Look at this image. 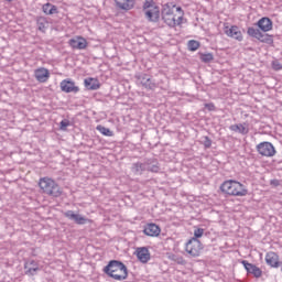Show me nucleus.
<instances>
[{
    "label": "nucleus",
    "mask_w": 282,
    "mask_h": 282,
    "mask_svg": "<svg viewBox=\"0 0 282 282\" xmlns=\"http://www.w3.org/2000/svg\"><path fill=\"white\" fill-rule=\"evenodd\" d=\"M104 272L110 279H115V281H126L129 276L127 265L120 260H110L104 268Z\"/></svg>",
    "instance_id": "nucleus-1"
},
{
    "label": "nucleus",
    "mask_w": 282,
    "mask_h": 282,
    "mask_svg": "<svg viewBox=\"0 0 282 282\" xmlns=\"http://www.w3.org/2000/svg\"><path fill=\"white\" fill-rule=\"evenodd\" d=\"M220 191L226 193V195H232L234 197H246V195H248L246 185L232 180L225 181L220 185Z\"/></svg>",
    "instance_id": "nucleus-2"
},
{
    "label": "nucleus",
    "mask_w": 282,
    "mask_h": 282,
    "mask_svg": "<svg viewBox=\"0 0 282 282\" xmlns=\"http://www.w3.org/2000/svg\"><path fill=\"white\" fill-rule=\"evenodd\" d=\"M39 186L42 193L50 195L51 197H61L63 195L61 185L50 177L40 178Z\"/></svg>",
    "instance_id": "nucleus-3"
},
{
    "label": "nucleus",
    "mask_w": 282,
    "mask_h": 282,
    "mask_svg": "<svg viewBox=\"0 0 282 282\" xmlns=\"http://www.w3.org/2000/svg\"><path fill=\"white\" fill-rule=\"evenodd\" d=\"M143 10L145 11V18L152 23L160 21V7L155 4L153 0H145L143 3Z\"/></svg>",
    "instance_id": "nucleus-4"
},
{
    "label": "nucleus",
    "mask_w": 282,
    "mask_h": 282,
    "mask_svg": "<svg viewBox=\"0 0 282 282\" xmlns=\"http://www.w3.org/2000/svg\"><path fill=\"white\" fill-rule=\"evenodd\" d=\"M204 247L202 246V241L196 238L189 239L185 246V250L187 254H191V257H199Z\"/></svg>",
    "instance_id": "nucleus-5"
},
{
    "label": "nucleus",
    "mask_w": 282,
    "mask_h": 282,
    "mask_svg": "<svg viewBox=\"0 0 282 282\" xmlns=\"http://www.w3.org/2000/svg\"><path fill=\"white\" fill-rule=\"evenodd\" d=\"M257 151L263 158H274L276 155V150L271 142L264 141L257 145Z\"/></svg>",
    "instance_id": "nucleus-6"
},
{
    "label": "nucleus",
    "mask_w": 282,
    "mask_h": 282,
    "mask_svg": "<svg viewBox=\"0 0 282 282\" xmlns=\"http://www.w3.org/2000/svg\"><path fill=\"white\" fill-rule=\"evenodd\" d=\"M64 217L66 219H69V221H74V224H77V226H85V224H89V218L84 217L80 214L74 213V210H67L64 213Z\"/></svg>",
    "instance_id": "nucleus-7"
},
{
    "label": "nucleus",
    "mask_w": 282,
    "mask_h": 282,
    "mask_svg": "<svg viewBox=\"0 0 282 282\" xmlns=\"http://www.w3.org/2000/svg\"><path fill=\"white\" fill-rule=\"evenodd\" d=\"M137 83L138 85H141L144 87V89L153 90L155 89V82H153V78L149 76L148 74H140L137 76Z\"/></svg>",
    "instance_id": "nucleus-8"
},
{
    "label": "nucleus",
    "mask_w": 282,
    "mask_h": 282,
    "mask_svg": "<svg viewBox=\"0 0 282 282\" xmlns=\"http://www.w3.org/2000/svg\"><path fill=\"white\" fill-rule=\"evenodd\" d=\"M59 87L65 94H78L80 91V88L72 79L62 80Z\"/></svg>",
    "instance_id": "nucleus-9"
},
{
    "label": "nucleus",
    "mask_w": 282,
    "mask_h": 282,
    "mask_svg": "<svg viewBox=\"0 0 282 282\" xmlns=\"http://www.w3.org/2000/svg\"><path fill=\"white\" fill-rule=\"evenodd\" d=\"M224 32L227 34V36H230V39H235L236 41H243L241 30H239V26L237 25H232L231 28L225 26Z\"/></svg>",
    "instance_id": "nucleus-10"
},
{
    "label": "nucleus",
    "mask_w": 282,
    "mask_h": 282,
    "mask_svg": "<svg viewBox=\"0 0 282 282\" xmlns=\"http://www.w3.org/2000/svg\"><path fill=\"white\" fill-rule=\"evenodd\" d=\"M68 45H70L73 50H86L87 40H85L83 36H77V37L70 39L68 41Z\"/></svg>",
    "instance_id": "nucleus-11"
},
{
    "label": "nucleus",
    "mask_w": 282,
    "mask_h": 282,
    "mask_svg": "<svg viewBox=\"0 0 282 282\" xmlns=\"http://www.w3.org/2000/svg\"><path fill=\"white\" fill-rule=\"evenodd\" d=\"M137 258L141 263H149L151 261V252H149V248L147 247H139L135 250Z\"/></svg>",
    "instance_id": "nucleus-12"
},
{
    "label": "nucleus",
    "mask_w": 282,
    "mask_h": 282,
    "mask_svg": "<svg viewBox=\"0 0 282 282\" xmlns=\"http://www.w3.org/2000/svg\"><path fill=\"white\" fill-rule=\"evenodd\" d=\"M242 265H245V269L247 270L248 274H253L256 279H261V274H263V271L259 269V267L243 260Z\"/></svg>",
    "instance_id": "nucleus-13"
},
{
    "label": "nucleus",
    "mask_w": 282,
    "mask_h": 282,
    "mask_svg": "<svg viewBox=\"0 0 282 282\" xmlns=\"http://www.w3.org/2000/svg\"><path fill=\"white\" fill-rule=\"evenodd\" d=\"M265 262L270 268H279V265H282V262L279 261V254L272 251L265 254Z\"/></svg>",
    "instance_id": "nucleus-14"
},
{
    "label": "nucleus",
    "mask_w": 282,
    "mask_h": 282,
    "mask_svg": "<svg viewBox=\"0 0 282 282\" xmlns=\"http://www.w3.org/2000/svg\"><path fill=\"white\" fill-rule=\"evenodd\" d=\"M24 269L25 274H28L29 276H34V274H36V272H39V262H36L35 260H28L24 263Z\"/></svg>",
    "instance_id": "nucleus-15"
},
{
    "label": "nucleus",
    "mask_w": 282,
    "mask_h": 282,
    "mask_svg": "<svg viewBox=\"0 0 282 282\" xmlns=\"http://www.w3.org/2000/svg\"><path fill=\"white\" fill-rule=\"evenodd\" d=\"M229 129L230 131H234L235 133H240L241 135H248V133H250L248 123L231 124Z\"/></svg>",
    "instance_id": "nucleus-16"
},
{
    "label": "nucleus",
    "mask_w": 282,
    "mask_h": 282,
    "mask_svg": "<svg viewBox=\"0 0 282 282\" xmlns=\"http://www.w3.org/2000/svg\"><path fill=\"white\" fill-rule=\"evenodd\" d=\"M143 232L148 237H159L161 229H160V226H158L155 224H149L148 226H145Z\"/></svg>",
    "instance_id": "nucleus-17"
},
{
    "label": "nucleus",
    "mask_w": 282,
    "mask_h": 282,
    "mask_svg": "<svg viewBox=\"0 0 282 282\" xmlns=\"http://www.w3.org/2000/svg\"><path fill=\"white\" fill-rule=\"evenodd\" d=\"M257 25L261 32H270L272 30V20L270 18H261Z\"/></svg>",
    "instance_id": "nucleus-18"
},
{
    "label": "nucleus",
    "mask_w": 282,
    "mask_h": 282,
    "mask_svg": "<svg viewBox=\"0 0 282 282\" xmlns=\"http://www.w3.org/2000/svg\"><path fill=\"white\" fill-rule=\"evenodd\" d=\"M84 85L89 91H96L97 89H100V82L96 78H86L84 80Z\"/></svg>",
    "instance_id": "nucleus-19"
},
{
    "label": "nucleus",
    "mask_w": 282,
    "mask_h": 282,
    "mask_svg": "<svg viewBox=\"0 0 282 282\" xmlns=\"http://www.w3.org/2000/svg\"><path fill=\"white\" fill-rule=\"evenodd\" d=\"M35 78L39 83H47L50 79V70L47 68H39L35 70Z\"/></svg>",
    "instance_id": "nucleus-20"
},
{
    "label": "nucleus",
    "mask_w": 282,
    "mask_h": 282,
    "mask_svg": "<svg viewBox=\"0 0 282 282\" xmlns=\"http://www.w3.org/2000/svg\"><path fill=\"white\" fill-rule=\"evenodd\" d=\"M117 8L120 10H133L135 0H115Z\"/></svg>",
    "instance_id": "nucleus-21"
},
{
    "label": "nucleus",
    "mask_w": 282,
    "mask_h": 282,
    "mask_svg": "<svg viewBox=\"0 0 282 282\" xmlns=\"http://www.w3.org/2000/svg\"><path fill=\"white\" fill-rule=\"evenodd\" d=\"M257 41H260V43H265L267 45H274V36L263 31H261L260 35H258Z\"/></svg>",
    "instance_id": "nucleus-22"
},
{
    "label": "nucleus",
    "mask_w": 282,
    "mask_h": 282,
    "mask_svg": "<svg viewBox=\"0 0 282 282\" xmlns=\"http://www.w3.org/2000/svg\"><path fill=\"white\" fill-rule=\"evenodd\" d=\"M131 171L134 175H142V173H144V171H147V164L145 163H133Z\"/></svg>",
    "instance_id": "nucleus-23"
},
{
    "label": "nucleus",
    "mask_w": 282,
    "mask_h": 282,
    "mask_svg": "<svg viewBox=\"0 0 282 282\" xmlns=\"http://www.w3.org/2000/svg\"><path fill=\"white\" fill-rule=\"evenodd\" d=\"M147 164V171L151 173H159L160 172V164L155 160H148L144 162Z\"/></svg>",
    "instance_id": "nucleus-24"
},
{
    "label": "nucleus",
    "mask_w": 282,
    "mask_h": 282,
    "mask_svg": "<svg viewBox=\"0 0 282 282\" xmlns=\"http://www.w3.org/2000/svg\"><path fill=\"white\" fill-rule=\"evenodd\" d=\"M42 10L44 12V14H58V8H56V6L52 4V3H46L42 7Z\"/></svg>",
    "instance_id": "nucleus-25"
},
{
    "label": "nucleus",
    "mask_w": 282,
    "mask_h": 282,
    "mask_svg": "<svg viewBox=\"0 0 282 282\" xmlns=\"http://www.w3.org/2000/svg\"><path fill=\"white\" fill-rule=\"evenodd\" d=\"M247 34L248 36H251V39H259L260 34H261V30L254 28V26H249L247 29Z\"/></svg>",
    "instance_id": "nucleus-26"
},
{
    "label": "nucleus",
    "mask_w": 282,
    "mask_h": 282,
    "mask_svg": "<svg viewBox=\"0 0 282 282\" xmlns=\"http://www.w3.org/2000/svg\"><path fill=\"white\" fill-rule=\"evenodd\" d=\"M47 25H48L47 19L43 17L37 19V28L40 32H45V30H47Z\"/></svg>",
    "instance_id": "nucleus-27"
},
{
    "label": "nucleus",
    "mask_w": 282,
    "mask_h": 282,
    "mask_svg": "<svg viewBox=\"0 0 282 282\" xmlns=\"http://www.w3.org/2000/svg\"><path fill=\"white\" fill-rule=\"evenodd\" d=\"M97 131L101 133L102 135H106L107 138L113 137V131H111L109 128H106L104 126H97Z\"/></svg>",
    "instance_id": "nucleus-28"
},
{
    "label": "nucleus",
    "mask_w": 282,
    "mask_h": 282,
    "mask_svg": "<svg viewBox=\"0 0 282 282\" xmlns=\"http://www.w3.org/2000/svg\"><path fill=\"white\" fill-rule=\"evenodd\" d=\"M164 23H166V25H169V28H175L176 22H175V15H165L162 18Z\"/></svg>",
    "instance_id": "nucleus-29"
},
{
    "label": "nucleus",
    "mask_w": 282,
    "mask_h": 282,
    "mask_svg": "<svg viewBox=\"0 0 282 282\" xmlns=\"http://www.w3.org/2000/svg\"><path fill=\"white\" fill-rule=\"evenodd\" d=\"M187 50H189V52H197V50H199V42L196 40L188 41Z\"/></svg>",
    "instance_id": "nucleus-30"
},
{
    "label": "nucleus",
    "mask_w": 282,
    "mask_h": 282,
    "mask_svg": "<svg viewBox=\"0 0 282 282\" xmlns=\"http://www.w3.org/2000/svg\"><path fill=\"white\" fill-rule=\"evenodd\" d=\"M214 58L215 56L213 55V53H206L200 55V59L203 63H210L212 61H214Z\"/></svg>",
    "instance_id": "nucleus-31"
},
{
    "label": "nucleus",
    "mask_w": 282,
    "mask_h": 282,
    "mask_svg": "<svg viewBox=\"0 0 282 282\" xmlns=\"http://www.w3.org/2000/svg\"><path fill=\"white\" fill-rule=\"evenodd\" d=\"M202 237H204V228L195 227L193 239H202Z\"/></svg>",
    "instance_id": "nucleus-32"
},
{
    "label": "nucleus",
    "mask_w": 282,
    "mask_h": 282,
    "mask_svg": "<svg viewBox=\"0 0 282 282\" xmlns=\"http://www.w3.org/2000/svg\"><path fill=\"white\" fill-rule=\"evenodd\" d=\"M172 261H175L178 265H185L186 260L182 256H172Z\"/></svg>",
    "instance_id": "nucleus-33"
},
{
    "label": "nucleus",
    "mask_w": 282,
    "mask_h": 282,
    "mask_svg": "<svg viewBox=\"0 0 282 282\" xmlns=\"http://www.w3.org/2000/svg\"><path fill=\"white\" fill-rule=\"evenodd\" d=\"M69 127V120L64 119L59 122V129L61 131H67V128Z\"/></svg>",
    "instance_id": "nucleus-34"
},
{
    "label": "nucleus",
    "mask_w": 282,
    "mask_h": 282,
    "mask_svg": "<svg viewBox=\"0 0 282 282\" xmlns=\"http://www.w3.org/2000/svg\"><path fill=\"white\" fill-rule=\"evenodd\" d=\"M203 144L205 149H210V147H213V140L208 137H203Z\"/></svg>",
    "instance_id": "nucleus-35"
},
{
    "label": "nucleus",
    "mask_w": 282,
    "mask_h": 282,
    "mask_svg": "<svg viewBox=\"0 0 282 282\" xmlns=\"http://www.w3.org/2000/svg\"><path fill=\"white\" fill-rule=\"evenodd\" d=\"M173 15V9H170L169 7L164 8L162 11V18L163 17H171Z\"/></svg>",
    "instance_id": "nucleus-36"
},
{
    "label": "nucleus",
    "mask_w": 282,
    "mask_h": 282,
    "mask_svg": "<svg viewBox=\"0 0 282 282\" xmlns=\"http://www.w3.org/2000/svg\"><path fill=\"white\" fill-rule=\"evenodd\" d=\"M272 69H274L275 72H279L280 69H282V65L279 63V61L272 62Z\"/></svg>",
    "instance_id": "nucleus-37"
},
{
    "label": "nucleus",
    "mask_w": 282,
    "mask_h": 282,
    "mask_svg": "<svg viewBox=\"0 0 282 282\" xmlns=\"http://www.w3.org/2000/svg\"><path fill=\"white\" fill-rule=\"evenodd\" d=\"M205 109H208V111H215V104H205Z\"/></svg>",
    "instance_id": "nucleus-38"
},
{
    "label": "nucleus",
    "mask_w": 282,
    "mask_h": 282,
    "mask_svg": "<svg viewBox=\"0 0 282 282\" xmlns=\"http://www.w3.org/2000/svg\"><path fill=\"white\" fill-rule=\"evenodd\" d=\"M183 19H184V14H180V17L175 20L176 25H182Z\"/></svg>",
    "instance_id": "nucleus-39"
},
{
    "label": "nucleus",
    "mask_w": 282,
    "mask_h": 282,
    "mask_svg": "<svg viewBox=\"0 0 282 282\" xmlns=\"http://www.w3.org/2000/svg\"><path fill=\"white\" fill-rule=\"evenodd\" d=\"M176 12H180V14H184V11L182 10V7H177Z\"/></svg>",
    "instance_id": "nucleus-40"
}]
</instances>
